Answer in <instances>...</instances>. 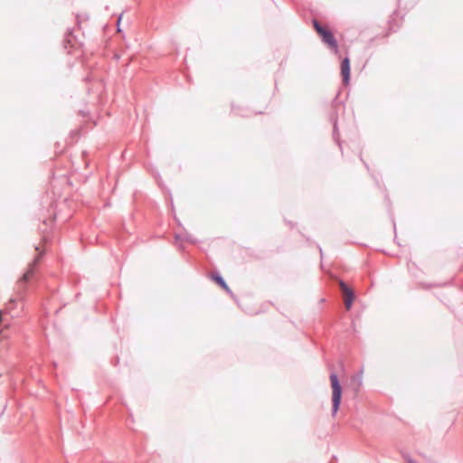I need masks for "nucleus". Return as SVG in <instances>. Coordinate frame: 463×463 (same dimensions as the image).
<instances>
[{
	"label": "nucleus",
	"instance_id": "6",
	"mask_svg": "<svg viewBox=\"0 0 463 463\" xmlns=\"http://www.w3.org/2000/svg\"><path fill=\"white\" fill-rule=\"evenodd\" d=\"M213 279L225 290L229 291V287L227 286V284L225 283V281L222 279V277L216 275V276H213Z\"/></svg>",
	"mask_w": 463,
	"mask_h": 463
},
{
	"label": "nucleus",
	"instance_id": "3",
	"mask_svg": "<svg viewBox=\"0 0 463 463\" xmlns=\"http://www.w3.org/2000/svg\"><path fill=\"white\" fill-rule=\"evenodd\" d=\"M43 250L40 251L38 253V255L34 258L33 261L28 265L27 270L24 272L23 277L17 282L19 290H24L25 289L24 283L30 281L34 277L35 267H36L41 256L43 255Z\"/></svg>",
	"mask_w": 463,
	"mask_h": 463
},
{
	"label": "nucleus",
	"instance_id": "2",
	"mask_svg": "<svg viewBox=\"0 0 463 463\" xmlns=\"http://www.w3.org/2000/svg\"><path fill=\"white\" fill-rule=\"evenodd\" d=\"M313 26L317 34L322 38V41L333 49L335 52H337V43L332 32L327 27L320 25L316 20L313 21Z\"/></svg>",
	"mask_w": 463,
	"mask_h": 463
},
{
	"label": "nucleus",
	"instance_id": "4",
	"mask_svg": "<svg viewBox=\"0 0 463 463\" xmlns=\"http://www.w3.org/2000/svg\"><path fill=\"white\" fill-rule=\"evenodd\" d=\"M340 288L342 290L345 307L347 310H349L354 299V295L352 289L348 288L344 282H340Z\"/></svg>",
	"mask_w": 463,
	"mask_h": 463
},
{
	"label": "nucleus",
	"instance_id": "5",
	"mask_svg": "<svg viewBox=\"0 0 463 463\" xmlns=\"http://www.w3.org/2000/svg\"><path fill=\"white\" fill-rule=\"evenodd\" d=\"M341 74L345 84H348L350 80V61L348 58L343 60L341 64Z\"/></svg>",
	"mask_w": 463,
	"mask_h": 463
},
{
	"label": "nucleus",
	"instance_id": "1",
	"mask_svg": "<svg viewBox=\"0 0 463 463\" xmlns=\"http://www.w3.org/2000/svg\"><path fill=\"white\" fill-rule=\"evenodd\" d=\"M330 384L332 389V413L335 415L341 403L342 386L335 373L330 374Z\"/></svg>",
	"mask_w": 463,
	"mask_h": 463
},
{
	"label": "nucleus",
	"instance_id": "7",
	"mask_svg": "<svg viewBox=\"0 0 463 463\" xmlns=\"http://www.w3.org/2000/svg\"><path fill=\"white\" fill-rule=\"evenodd\" d=\"M40 249H41V248H40L39 246H37V247L35 248V250H36V251H40Z\"/></svg>",
	"mask_w": 463,
	"mask_h": 463
}]
</instances>
